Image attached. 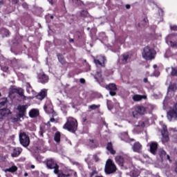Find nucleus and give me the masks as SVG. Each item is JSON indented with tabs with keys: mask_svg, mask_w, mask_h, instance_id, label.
Masks as SVG:
<instances>
[{
	"mask_svg": "<svg viewBox=\"0 0 177 177\" xmlns=\"http://www.w3.org/2000/svg\"><path fill=\"white\" fill-rule=\"evenodd\" d=\"M46 165L48 169H54L53 172L57 177H69L70 174H64L63 171L59 169L60 167L57 165V162L53 158H48L46 160Z\"/></svg>",
	"mask_w": 177,
	"mask_h": 177,
	"instance_id": "1",
	"label": "nucleus"
},
{
	"mask_svg": "<svg viewBox=\"0 0 177 177\" xmlns=\"http://www.w3.org/2000/svg\"><path fill=\"white\" fill-rule=\"evenodd\" d=\"M115 161L120 167L121 169L131 168V161L127 156H117L115 158Z\"/></svg>",
	"mask_w": 177,
	"mask_h": 177,
	"instance_id": "2",
	"label": "nucleus"
},
{
	"mask_svg": "<svg viewBox=\"0 0 177 177\" xmlns=\"http://www.w3.org/2000/svg\"><path fill=\"white\" fill-rule=\"evenodd\" d=\"M78 128V122L77 120L73 118H68L66 123L64 125V129H67L69 132H75Z\"/></svg>",
	"mask_w": 177,
	"mask_h": 177,
	"instance_id": "3",
	"label": "nucleus"
},
{
	"mask_svg": "<svg viewBox=\"0 0 177 177\" xmlns=\"http://www.w3.org/2000/svg\"><path fill=\"white\" fill-rule=\"evenodd\" d=\"M156 50L149 46L144 48L142 52V57L145 60H153L156 57Z\"/></svg>",
	"mask_w": 177,
	"mask_h": 177,
	"instance_id": "4",
	"label": "nucleus"
},
{
	"mask_svg": "<svg viewBox=\"0 0 177 177\" xmlns=\"http://www.w3.org/2000/svg\"><path fill=\"white\" fill-rule=\"evenodd\" d=\"M117 171V167L113 162V160L111 159H109L108 161L106 162L104 171L106 174V175H110V174H114Z\"/></svg>",
	"mask_w": 177,
	"mask_h": 177,
	"instance_id": "5",
	"label": "nucleus"
},
{
	"mask_svg": "<svg viewBox=\"0 0 177 177\" xmlns=\"http://www.w3.org/2000/svg\"><path fill=\"white\" fill-rule=\"evenodd\" d=\"M19 142L24 147H28L30 146V137L26 132H21L19 136Z\"/></svg>",
	"mask_w": 177,
	"mask_h": 177,
	"instance_id": "6",
	"label": "nucleus"
},
{
	"mask_svg": "<svg viewBox=\"0 0 177 177\" xmlns=\"http://www.w3.org/2000/svg\"><path fill=\"white\" fill-rule=\"evenodd\" d=\"M167 119L169 121H176L177 120V103L167 113Z\"/></svg>",
	"mask_w": 177,
	"mask_h": 177,
	"instance_id": "7",
	"label": "nucleus"
},
{
	"mask_svg": "<svg viewBox=\"0 0 177 177\" xmlns=\"http://www.w3.org/2000/svg\"><path fill=\"white\" fill-rule=\"evenodd\" d=\"M137 114H140V115H143L146 114V109L142 106H136L134 111H133V117H136Z\"/></svg>",
	"mask_w": 177,
	"mask_h": 177,
	"instance_id": "8",
	"label": "nucleus"
},
{
	"mask_svg": "<svg viewBox=\"0 0 177 177\" xmlns=\"http://www.w3.org/2000/svg\"><path fill=\"white\" fill-rule=\"evenodd\" d=\"M105 88L109 91L111 96H115L117 95V93H115V91H117V86H115V84L110 83L109 84H107Z\"/></svg>",
	"mask_w": 177,
	"mask_h": 177,
	"instance_id": "9",
	"label": "nucleus"
},
{
	"mask_svg": "<svg viewBox=\"0 0 177 177\" xmlns=\"http://www.w3.org/2000/svg\"><path fill=\"white\" fill-rule=\"evenodd\" d=\"M131 149L134 153H138L140 154L142 153L143 146L142 144H140V142H136L132 145Z\"/></svg>",
	"mask_w": 177,
	"mask_h": 177,
	"instance_id": "10",
	"label": "nucleus"
},
{
	"mask_svg": "<svg viewBox=\"0 0 177 177\" xmlns=\"http://www.w3.org/2000/svg\"><path fill=\"white\" fill-rule=\"evenodd\" d=\"M162 142H163V143H165L168 142V140H169V136H168V130H167L166 125H163L162 127Z\"/></svg>",
	"mask_w": 177,
	"mask_h": 177,
	"instance_id": "11",
	"label": "nucleus"
},
{
	"mask_svg": "<svg viewBox=\"0 0 177 177\" xmlns=\"http://www.w3.org/2000/svg\"><path fill=\"white\" fill-rule=\"evenodd\" d=\"M158 154L160 157L161 160L167 158L169 161H171L169 155H167V152L162 148L158 149Z\"/></svg>",
	"mask_w": 177,
	"mask_h": 177,
	"instance_id": "12",
	"label": "nucleus"
},
{
	"mask_svg": "<svg viewBox=\"0 0 177 177\" xmlns=\"http://www.w3.org/2000/svg\"><path fill=\"white\" fill-rule=\"evenodd\" d=\"M157 149H158V144L156 142H152L149 145V150L151 154L156 156L157 154Z\"/></svg>",
	"mask_w": 177,
	"mask_h": 177,
	"instance_id": "13",
	"label": "nucleus"
},
{
	"mask_svg": "<svg viewBox=\"0 0 177 177\" xmlns=\"http://www.w3.org/2000/svg\"><path fill=\"white\" fill-rule=\"evenodd\" d=\"M174 37V35H169L166 38V42L168 45H170L171 48H174V49H177V43L172 41L171 39H172Z\"/></svg>",
	"mask_w": 177,
	"mask_h": 177,
	"instance_id": "14",
	"label": "nucleus"
},
{
	"mask_svg": "<svg viewBox=\"0 0 177 177\" xmlns=\"http://www.w3.org/2000/svg\"><path fill=\"white\" fill-rule=\"evenodd\" d=\"M49 82V77L45 73H40L39 75V82L41 84H46Z\"/></svg>",
	"mask_w": 177,
	"mask_h": 177,
	"instance_id": "15",
	"label": "nucleus"
},
{
	"mask_svg": "<svg viewBox=\"0 0 177 177\" xmlns=\"http://www.w3.org/2000/svg\"><path fill=\"white\" fill-rule=\"evenodd\" d=\"M94 63L96 66H101V67H104V63H106V57L101 56L99 59H94Z\"/></svg>",
	"mask_w": 177,
	"mask_h": 177,
	"instance_id": "16",
	"label": "nucleus"
},
{
	"mask_svg": "<svg viewBox=\"0 0 177 177\" xmlns=\"http://www.w3.org/2000/svg\"><path fill=\"white\" fill-rule=\"evenodd\" d=\"M121 140H124V142H135V139L133 138H129V136H128V132H123L121 133L120 136Z\"/></svg>",
	"mask_w": 177,
	"mask_h": 177,
	"instance_id": "17",
	"label": "nucleus"
},
{
	"mask_svg": "<svg viewBox=\"0 0 177 177\" xmlns=\"http://www.w3.org/2000/svg\"><path fill=\"white\" fill-rule=\"evenodd\" d=\"M167 73H170V75L171 77H177V68H174L171 66V68H166Z\"/></svg>",
	"mask_w": 177,
	"mask_h": 177,
	"instance_id": "18",
	"label": "nucleus"
},
{
	"mask_svg": "<svg viewBox=\"0 0 177 177\" xmlns=\"http://www.w3.org/2000/svg\"><path fill=\"white\" fill-rule=\"evenodd\" d=\"M10 113V110L8 108L0 109V115H1V117H8Z\"/></svg>",
	"mask_w": 177,
	"mask_h": 177,
	"instance_id": "19",
	"label": "nucleus"
},
{
	"mask_svg": "<svg viewBox=\"0 0 177 177\" xmlns=\"http://www.w3.org/2000/svg\"><path fill=\"white\" fill-rule=\"evenodd\" d=\"M21 149L19 147L14 148L13 152L11 153V157H19V154H21Z\"/></svg>",
	"mask_w": 177,
	"mask_h": 177,
	"instance_id": "20",
	"label": "nucleus"
},
{
	"mask_svg": "<svg viewBox=\"0 0 177 177\" xmlns=\"http://www.w3.org/2000/svg\"><path fill=\"white\" fill-rule=\"evenodd\" d=\"M46 96V89H43L37 95H36V99H38L39 100H43V99H45Z\"/></svg>",
	"mask_w": 177,
	"mask_h": 177,
	"instance_id": "21",
	"label": "nucleus"
},
{
	"mask_svg": "<svg viewBox=\"0 0 177 177\" xmlns=\"http://www.w3.org/2000/svg\"><path fill=\"white\" fill-rule=\"evenodd\" d=\"M146 95H138L136 94L132 97V99L134 102H140V100H142V99H146Z\"/></svg>",
	"mask_w": 177,
	"mask_h": 177,
	"instance_id": "22",
	"label": "nucleus"
},
{
	"mask_svg": "<svg viewBox=\"0 0 177 177\" xmlns=\"http://www.w3.org/2000/svg\"><path fill=\"white\" fill-rule=\"evenodd\" d=\"M39 115V112H38L37 109H32L29 112V115L30 117H31V118H35V117H38Z\"/></svg>",
	"mask_w": 177,
	"mask_h": 177,
	"instance_id": "23",
	"label": "nucleus"
},
{
	"mask_svg": "<svg viewBox=\"0 0 177 177\" xmlns=\"http://www.w3.org/2000/svg\"><path fill=\"white\" fill-rule=\"evenodd\" d=\"M44 111H46V113H47L48 114H53V117H55V115H57V114H56V112H55V111H53V109H50V110H48V105L45 104L44 106Z\"/></svg>",
	"mask_w": 177,
	"mask_h": 177,
	"instance_id": "24",
	"label": "nucleus"
},
{
	"mask_svg": "<svg viewBox=\"0 0 177 177\" xmlns=\"http://www.w3.org/2000/svg\"><path fill=\"white\" fill-rule=\"evenodd\" d=\"M106 149L108 150V151H109V153H111V154L114 155L115 154V150H114L113 149V144L111 142H109L106 145Z\"/></svg>",
	"mask_w": 177,
	"mask_h": 177,
	"instance_id": "25",
	"label": "nucleus"
},
{
	"mask_svg": "<svg viewBox=\"0 0 177 177\" xmlns=\"http://www.w3.org/2000/svg\"><path fill=\"white\" fill-rule=\"evenodd\" d=\"M177 91V84H172L169 86L168 92H176Z\"/></svg>",
	"mask_w": 177,
	"mask_h": 177,
	"instance_id": "26",
	"label": "nucleus"
},
{
	"mask_svg": "<svg viewBox=\"0 0 177 177\" xmlns=\"http://www.w3.org/2000/svg\"><path fill=\"white\" fill-rule=\"evenodd\" d=\"M26 110H27V105H22L18 106L19 113L26 115Z\"/></svg>",
	"mask_w": 177,
	"mask_h": 177,
	"instance_id": "27",
	"label": "nucleus"
},
{
	"mask_svg": "<svg viewBox=\"0 0 177 177\" xmlns=\"http://www.w3.org/2000/svg\"><path fill=\"white\" fill-rule=\"evenodd\" d=\"M129 59H131V56L128 53L122 55V61L123 63H127Z\"/></svg>",
	"mask_w": 177,
	"mask_h": 177,
	"instance_id": "28",
	"label": "nucleus"
},
{
	"mask_svg": "<svg viewBox=\"0 0 177 177\" xmlns=\"http://www.w3.org/2000/svg\"><path fill=\"white\" fill-rule=\"evenodd\" d=\"M57 59L59 62V63H61V64H64L66 63V60L64 59V57L63 56V55L62 54H57Z\"/></svg>",
	"mask_w": 177,
	"mask_h": 177,
	"instance_id": "29",
	"label": "nucleus"
},
{
	"mask_svg": "<svg viewBox=\"0 0 177 177\" xmlns=\"http://www.w3.org/2000/svg\"><path fill=\"white\" fill-rule=\"evenodd\" d=\"M88 145L91 149H95V147H97V144H96L93 140H89Z\"/></svg>",
	"mask_w": 177,
	"mask_h": 177,
	"instance_id": "30",
	"label": "nucleus"
},
{
	"mask_svg": "<svg viewBox=\"0 0 177 177\" xmlns=\"http://www.w3.org/2000/svg\"><path fill=\"white\" fill-rule=\"evenodd\" d=\"M73 3H75L77 6H81L82 5L85 6V3H84V1L81 0H71Z\"/></svg>",
	"mask_w": 177,
	"mask_h": 177,
	"instance_id": "31",
	"label": "nucleus"
},
{
	"mask_svg": "<svg viewBox=\"0 0 177 177\" xmlns=\"http://www.w3.org/2000/svg\"><path fill=\"white\" fill-rule=\"evenodd\" d=\"M17 171V167L12 166L11 167L6 169L5 172H16Z\"/></svg>",
	"mask_w": 177,
	"mask_h": 177,
	"instance_id": "32",
	"label": "nucleus"
},
{
	"mask_svg": "<svg viewBox=\"0 0 177 177\" xmlns=\"http://www.w3.org/2000/svg\"><path fill=\"white\" fill-rule=\"evenodd\" d=\"M54 140L57 142V143H59V142H60V132L57 131V133H55Z\"/></svg>",
	"mask_w": 177,
	"mask_h": 177,
	"instance_id": "33",
	"label": "nucleus"
},
{
	"mask_svg": "<svg viewBox=\"0 0 177 177\" xmlns=\"http://www.w3.org/2000/svg\"><path fill=\"white\" fill-rule=\"evenodd\" d=\"M88 15L89 14L88 13L87 10H83L80 12L81 17H88Z\"/></svg>",
	"mask_w": 177,
	"mask_h": 177,
	"instance_id": "34",
	"label": "nucleus"
},
{
	"mask_svg": "<svg viewBox=\"0 0 177 177\" xmlns=\"http://www.w3.org/2000/svg\"><path fill=\"white\" fill-rule=\"evenodd\" d=\"M146 123L144 121L140 122L136 127H138L140 128H145Z\"/></svg>",
	"mask_w": 177,
	"mask_h": 177,
	"instance_id": "35",
	"label": "nucleus"
},
{
	"mask_svg": "<svg viewBox=\"0 0 177 177\" xmlns=\"http://www.w3.org/2000/svg\"><path fill=\"white\" fill-rule=\"evenodd\" d=\"M95 80H98V78H102V72L101 71H97L95 75Z\"/></svg>",
	"mask_w": 177,
	"mask_h": 177,
	"instance_id": "36",
	"label": "nucleus"
},
{
	"mask_svg": "<svg viewBox=\"0 0 177 177\" xmlns=\"http://www.w3.org/2000/svg\"><path fill=\"white\" fill-rule=\"evenodd\" d=\"M11 122H19L20 120L16 116L15 118H11Z\"/></svg>",
	"mask_w": 177,
	"mask_h": 177,
	"instance_id": "37",
	"label": "nucleus"
},
{
	"mask_svg": "<svg viewBox=\"0 0 177 177\" xmlns=\"http://www.w3.org/2000/svg\"><path fill=\"white\" fill-rule=\"evenodd\" d=\"M26 115H24V113H19L16 117L18 118V120H20V118H23V117H24Z\"/></svg>",
	"mask_w": 177,
	"mask_h": 177,
	"instance_id": "38",
	"label": "nucleus"
},
{
	"mask_svg": "<svg viewBox=\"0 0 177 177\" xmlns=\"http://www.w3.org/2000/svg\"><path fill=\"white\" fill-rule=\"evenodd\" d=\"M7 102H8V100L6 98H3V101L0 102V106H5Z\"/></svg>",
	"mask_w": 177,
	"mask_h": 177,
	"instance_id": "39",
	"label": "nucleus"
},
{
	"mask_svg": "<svg viewBox=\"0 0 177 177\" xmlns=\"http://www.w3.org/2000/svg\"><path fill=\"white\" fill-rule=\"evenodd\" d=\"M98 107L99 106L96 104H93L89 106V109H91V110H96V109H97Z\"/></svg>",
	"mask_w": 177,
	"mask_h": 177,
	"instance_id": "40",
	"label": "nucleus"
},
{
	"mask_svg": "<svg viewBox=\"0 0 177 177\" xmlns=\"http://www.w3.org/2000/svg\"><path fill=\"white\" fill-rule=\"evenodd\" d=\"M26 91L28 93H31V92H34L32 88H31V86H30V84L28 85V87L27 88Z\"/></svg>",
	"mask_w": 177,
	"mask_h": 177,
	"instance_id": "41",
	"label": "nucleus"
},
{
	"mask_svg": "<svg viewBox=\"0 0 177 177\" xmlns=\"http://www.w3.org/2000/svg\"><path fill=\"white\" fill-rule=\"evenodd\" d=\"M130 176L131 177H137L138 175L136 174V171H131Z\"/></svg>",
	"mask_w": 177,
	"mask_h": 177,
	"instance_id": "42",
	"label": "nucleus"
},
{
	"mask_svg": "<svg viewBox=\"0 0 177 177\" xmlns=\"http://www.w3.org/2000/svg\"><path fill=\"white\" fill-rule=\"evenodd\" d=\"M93 158H94L95 162H98V161H100V158H99V156H97V155H94Z\"/></svg>",
	"mask_w": 177,
	"mask_h": 177,
	"instance_id": "43",
	"label": "nucleus"
},
{
	"mask_svg": "<svg viewBox=\"0 0 177 177\" xmlns=\"http://www.w3.org/2000/svg\"><path fill=\"white\" fill-rule=\"evenodd\" d=\"M170 28H171V31H177V26L176 25L171 26Z\"/></svg>",
	"mask_w": 177,
	"mask_h": 177,
	"instance_id": "44",
	"label": "nucleus"
},
{
	"mask_svg": "<svg viewBox=\"0 0 177 177\" xmlns=\"http://www.w3.org/2000/svg\"><path fill=\"white\" fill-rule=\"evenodd\" d=\"M1 70H3V71L6 73V71H8V70H9V67H8V66H1Z\"/></svg>",
	"mask_w": 177,
	"mask_h": 177,
	"instance_id": "45",
	"label": "nucleus"
},
{
	"mask_svg": "<svg viewBox=\"0 0 177 177\" xmlns=\"http://www.w3.org/2000/svg\"><path fill=\"white\" fill-rule=\"evenodd\" d=\"M2 32H6V37H8V35H9V34H10L9 30H8L6 29H2Z\"/></svg>",
	"mask_w": 177,
	"mask_h": 177,
	"instance_id": "46",
	"label": "nucleus"
},
{
	"mask_svg": "<svg viewBox=\"0 0 177 177\" xmlns=\"http://www.w3.org/2000/svg\"><path fill=\"white\" fill-rule=\"evenodd\" d=\"M50 122H55V123H57L58 122V120L57 119H55L53 118H51L50 119Z\"/></svg>",
	"mask_w": 177,
	"mask_h": 177,
	"instance_id": "47",
	"label": "nucleus"
},
{
	"mask_svg": "<svg viewBox=\"0 0 177 177\" xmlns=\"http://www.w3.org/2000/svg\"><path fill=\"white\" fill-rule=\"evenodd\" d=\"M73 165H76L77 167L80 166V163L76 161H71Z\"/></svg>",
	"mask_w": 177,
	"mask_h": 177,
	"instance_id": "48",
	"label": "nucleus"
},
{
	"mask_svg": "<svg viewBox=\"0 0 177 177\" xmlns=\"http://www.w3.org/2000/svg\"><path fill=\"white\" fill-rule=\"evenodd\" d=\"M171 132H173L174 138H176L177 131H176L175 129H171ZM175 135H176V136H175Z\"/></svg>",
	"mask_w": 177,
	"mask_h": 177,
	"instance_id": "49",
	"label": "nucleus"
},
{
	"mask_svg": "<svg viewBox=\"0 0 177 177\" xmlns=\"http://www.w3.org/2000/svg\"><path fill=\"white\" fill-rule=\"evenodd\" d=\"M95 174H97V171H93L90 174V176L92 177V176H93V175H95Z\"/></svg>",
	"mask_w": 177,
	"mask_h": 177,
	"instance_id": "50",
	"label": "nucleus"
},
{
	"mask_svg": "<svg viewBox=\"0 0 177 177\" xmlns=\"http://www.w3.org/2000/svg\"><path fill=\"white\" fill-rule=\"evenodd\" d=\"M22 6H23V8H24L25 9H27V8H28V5H27V3H24L22 4Z\"/></svg>",
	"mask_w": 177,
	"mask_h": 177,
	"instance_id": "51",
	"label": "nucleus"
},
{
	"mask_svg": "<svg viewBox=\"0 0 177 177\" xmlns=\"http://www.w3.org/2000/svg\"><path fill=\"white\" fill-rule=\"evenodd\" d=\"M153 75H154L155 77H158V75H160V72L156 71V72L153 73Z\"/></svg>",
	"mask_w": 177,
	"mask_h": 177,
	"instance_id": "52",
	"label": "nucleus"
},
{
	"mask_svg": "<svg viewBox=\"0 0 177 177\" xmlns=\"http://www.w3.org/2000/svg\"><path fill=\"white\" fill-rule=\"evenodd\" d=\"M19 93L20 96H22V97H24V99H26V96H24V93H23V91H22V90H21V92H19Z\"/></svg>",
	"mask_w": 177,
	"mask_h": 177,
	"instance_id": "53",
	"label": "nucleus"
},
{
	"mask_svg": "<svg viewBox=\"0 0 177 177\" xmlns=\"http://www.w3.org/2000/svg\"><path fill=\"white\" fill-rule=\"evenodd\" d=\"M143 82H145V84H147V82H149L147 77L144 78Z\"/></svg>",
	"mask_w": 177,
	"mask_h": 177,
	"instance_id": "54",
	"label": "nucleus"
},
{
	"mask_svg": "<svg viewBox=\"0 0 177 177\" xmlns=\"http://www.w3.org/2000/svg\"><path fill=\"white\" fill-rule=\"evenodd\" d=\"M11 1L13 3H15V4L19 3V0H11Z\"/></svg>",
	"mask_w": 177,
	"mask_h": 177,
	"instance_id": "55",
	"label": "nucleus"
},
{
	"mask_svg": "<svg viewBox=\"0 0 177 177\" xmlns=\"http://www.w3.org/2000/svg\"><path fill=\"white\" fill-rule=\"evenodd\" d=\"M126 9H131V6L129 4H127L125 6Z\"/></svg>",
	"mask_w": 177,
	"mask_h": 177,
	"instance_id": "56",
	"label": "nucleus"
},
{
	"mask_svg": "<svg viewBox=\"0 0 177 177\" xmlns=\"http://www.w3.org/2000/svg\"><path fill=\"white\" fill-rule=\"evenodd\" d=\"M80 83L81 84H85V80L84 79H80Z\"/></svg>",
	"mask_w": 177,
	"mask_h": 177,
	"instance_id": "57",
	"label": "nucleus"
},
{
	"mask_svg": "<svg viewBox=\"0 0 177 177\" xmlns=\"http://www.w3.org/2000/svg\"><path fill=\"white\" fill-rule=\"evenodd\" d=\"M3 6V0H0V8Z\"/></svg>",
	"mask_w": 177,
	"mask_h": 177,
	"instance_id": "58",
	"label": "nucleus"
},
{
	"mask_svg": "<svg viewBox=\"0 0 177 177\" xmlns=\"http://www.w3.org/2000/svg\"><path fill=\"white\" fill-rule=\"evenodd\" d=\"M69 42H70V43L74 42V39H69Z\"/></svg>",
	"mask_w": 177,
	"mask_h": 177,
	"instance_id": "59",
	"label": "nucleus"
},
{
	"mask_svg": "<svg viewBox=\"0 0 177 177\" xmlns=\"http://www.w3.org/2000/svg\"><path fill=\"white\" fill-rule=\"evenodd\" d=\"M30 168H31L32 169H34V168H35V165H32L30 166Z\"/></svg>",
	"mask_w": 177,
	"mask_h": 177,
	"instance_id": "60",
	"label": "nucleus"
},
{
	"mask_svg": "<svg viewBox=\"0 0 177 177\" xmlns=\"http://www.w3.org/2000/svg\"><path fill=\"white\" fill-rule=\"evenodd\" d=\"M40 136H41V138L44 137V132L40 131Z\"/></svg>",
	"mask_w": 177,
	"mask_h": 177,
	"instance_id": "61",
	"label": "nucleus"
},
{
	"mask_svg": "<svg viewBox=\"0 0 177 177\" xmlns=\"http://www.w3.org/2000/svg\"><path fill=\"white\" fill-rule=\"evenodd\" d=\"M108 109H109V110H111V109H113V107L108 105Z\"/></svg>",
	"mask_w": 177,
	"mask_h": 177,
	"instance_id": "62",
	"label": "nucleus"
},
{
	"mask_svg": "<svg viewBox=\"0 0 177 177\" xmlns=\"http://www.w3.org/2000/svg\"><path fill=\"white\" fill-rule=\"evenodd\" d=\"M86 122V118H83V124Z\"/></svg>",
	"mask_w": 177,
	"mask_h": 177,
	"instance_id": "63",
	"label": "nucleus"
},
{
	"mask_svg": "<svg viewBox=\"0 0 177 177\" xmlns=\"http://www.w3.org/2000/svg\"><path fill=\"white\" fill-rule=\"evenodd\" d=\"M153 67V68H157V65L154 64Z\"/></svg>",
	"mask_w": 177,
	"mask_h": 177,
	"instance_id": "64",
	"label": "nucleus"
}]
</instances>
